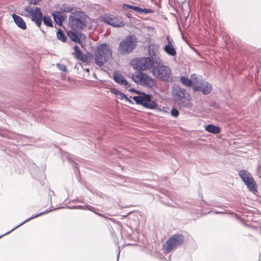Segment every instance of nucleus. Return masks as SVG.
I'll list each match as a JSON object with an SVG mask.
<instances>
[{
  "instance_id": "36",
  "label": "nucleus",
  "mask_w": 261,
  "mask_h": 261,
  "mask_svg": "<svg viewBox=\"0 0 261 261\" xmlns=\"http://www.w3.org/2000/svg\"><path fill=\"white\" fill-rule=\"evenodd\" d=\"M130 91L135 92V90H134V89H131V90H130Z\"/></svg>"
},
{
  "instance_id": "14",
  "label": "nucleus",
  "mask_w": 261,
  "mask_h": 261,
  "mask_svg": "<svg viewBox=\"0 0 261 261\" xmlns=\"http://www.w3.org/2000/svg\"><path fill=\"white\" fill-rule=\"evenodd\" d=\"M103 19L107 23L115 27H121L124 26V23L121 19L113 15L106 16L103 17Z\"/></svg>"
},
{
  "instance_id": "37",
  "label": "nucleus",
  "mask_w": 261,
  "mask_h": 261,
  "mask_svg": "<svg viewBox=\"0 0 261 261\" xmlns=\"http://www.w3.org/2000/svg\"><path fill=\"white\" fill-rule=\"evenodd\" d=\"M77 207H78V208H82V206H78Z\"/></svg>"
},
{
  "instance_id": "20",
  "label": "nucleus",
  "mask_w": 261,
  "mask_h": 261,
  "mask_svg": "<svg viewBox=\"0 0 261 261\" xmlns=\"http://www.w3.org/2000/svg\"><path fill=\"white\" fill-rule=\"evenodd\" d=\"M53 16L56 22L61 25L64 18L62 13L60 12H56L53 13Z\"/></svg>"
},
{
  "instance_id": "38",
  "label": "nucleus",
  "mask_w": 261,
  "mask_h": 261,
  "mask_svg": "<svg viewBox=\"0 0 261 261\" xmlns=\"http://www.w3.org/2000/svg\"><path fill=\"white\" fill-rule=\"evenodd\" d=\"M2 236H0V238H1Z\"/></svg>"
},
{
  "instance_id": "6",
  "label": "nucleus",
  "mask_w": 261,
  "mask_h": 261,
  "mask_svg": "<svg viewBox=\"0 0 261 261\" xmlns=\"http://www.w3.org/2000/svg\"><path fill=\"white\" fill-rule=\"evenodd\" d=\"M133 80L137 84L146 86L153 87L155 83L154 80L149 75L142 72H136L132 75Z\"/></svg>"
},
{
  "instance_id": "17",
  "label": "nucleus",
  "mask_w": 261,
  "mask_h": 261,
  "mask_svg": "<svg viewBox=\"0 0 261 261\" xmlns=\"http://www.w3.org/2000/svg\"><path fill=\"white\" fill-rule=\"evenodd\" d=\"M123 8L124 9H132L133 11L138 13H148L150 12V10L147 9H142L138 7L132 6L128 4H123Z\"/></svg>"
},
{
  "instance_id": "12",
  "label": "nucleus",
  "mask_w": 261,
  "mask_h": 261,
  "mask_svg": "<svg viewBox=\"0 0 261 261\" xmlns=\"http://www.w3.org/2000/svg\"><path fill=\"white\" fill-rule=\"evenodd\" d=\"M212 85L207 82L199 78L196 85L194 86V91H201L203 94H208L212 90Z\"/></svg>"
},
{
  "instance_id": "2",
  "label": "nucleus",
  "mask_w": 261,
  "mask_h": 261,
  "mask_svg": "<svg viewBox=\"0 0 261 261\" xmlns=\"http://www.w3.org/2000/svg\"><path fill=\"white\" fill-rule=\"evenodd\" d=\"M173 99L180 107L189 108L190 106V96L186 91L179 86H174L172 90Z\"/></svg>"
},
{
  "instance_id": "1",
  "label": "nucleus",
  "mask_w": 261,
  "mask_h": 261,
  "mask_svg": "<svg viewBox=\"0 0 261 261\" xmlns=\"http://www.w3.org/2000/svg\"><path fill=\"white\" fill-rule=\"evenodd\" d=\"M112 57V52L110 46L106 43L98 45L94 52V61L99 66H102Z\"/></svg>"
},
{
  "instance_id": "32",
  "label": "nucleus",
  "mask_w": 261,
  "mask_h": 261,
  "mask_svg": "<svg viewBox=\"0 0 261 261\" xmlns=\"http://www.w3.org/2000/svg\"><path fill=\"white\" fill-rule=\"evenodd\" d=\"M96 214L100 217H104V216H103L102 214H100V213H96Z\"/></svg>"
},
{
  "instance_id": "35",
  "label": "nucleus",
  "mask_w": 261,
  "mask_h": 261,
  "mask_svg": "<svg viewBox=\"0 0 261 261\" xmlns=\"http://www.w3.org/2000/svg\"><path fill=\"white\" fill-rule=\"evenodd\" d=\"M72 10V8H68L66 11H70Z\"/></svg>"
},
{
  "instance_id": "26",
  "label": "nucleus",
  "mask_w": 261,
  "mask_h": 261,
  "mask_svg": "<svg viewBox=\"0 0 261 261\" xmlns=\"http://www.w3.org/2000/svg\"><path fill=\"white\" fill-rule=\"evenodd\" d=\"M159 48V46L158 44H152L149 45V50L150 54H151V51H152L153 54L155 53V51H157Z\"/></svg>"
},
{
  "instance_id": "13",
  "label": "nucleus",
  "mask_w": 261,
  "mask_h": 261,
  "mask_svg": "<svg viewBox=\"0 0 261 261\" xmlns=\"http://www.w3.org/2000/svg\"><path fill=\"white\" fill-rule=\"evenodd\" d=\"M168 44L164 47V51L169 56H174L176 55V50L175 47L174 42L173 39L169 36L166 37Z\"/></svg>"
},
{
  "instance_id": "4",
  "label": "nucleus",
  "mask_w": 261,
  "mask_h": 261,
  "mask_svg": "<svg viewBox=\"0 0 261 261\" xmlns=\"http://www.w3.org/2000/svg\"><path fill=\"white\" fill-rule=\"evenodd\" d=\"M152 75L163 81L171 80V70L169 66L162 64L154 66L151 70Z\"/></svg>"
},
{
  "instance_id": "28",
  "label": "nucleus",
  "mask_w": 261,
  "mask_h": 261,
  "mask_svg": "<svg viewBox=\"0 0 261 261\" xmlns=\"http://www.w3.org/2000/svg\"><path fill=\"white\" fill-rule=\"evenodd\" d=\"M110 91L113 94L116 95V97L117 96L119 92H120L119 90H117L116 88H112L110 89Z\"/></svg>"
},
{
  "instance_id": "9",
  "label": "nucleus",
  "mask_w": 261,
  "mask_h": 261,
  "mask_svg": "<svg viewBox=\"0 0 261 261\" xmlns=\"http://www.w3.org/2000/svg\"><path fill=\"white\" fill-rule=\"evenodd\" d=\"M151 95L144 93H140L139 95L134 96L133 98L136 103L141 104L147 108L154 109L157 106L156 103L151 100Z\"/></svg>"
},
{
  "instance_id": "8",
  "label": "nucleus",
  "mask_w": 261,
  "mask_h": 261,
  "mask_svg": "<svg viewBox=\"0 0 261 261\" xmlns=\"http://www.w3.org/2000/svg\"><path fill=\"white\" fill-rule=\"evenodd\" d=\"M184 242V237L181 234H175L169 238L163 246V249L170 252L174 248L181 245Z\"/></svg>"
},
{
  "instance_id": "15",
  "label": "nucleus",
  "mask_w": 261,
  "mask_h": 261,
  "mask_svg": "<svg viewBox=\"0 0 261 261\" xmlns=\"http://www.w3.org/2000/svg\"><path fill=\"white\" fill-rule=\"evenodd\" d=\"M199 77H197L195 74L191 75L190 79L182 76L180 79L181 83L187 87H192L194 91V86L196 85Z\"/></svg>"
},
{
  "instance_id": "7",
  "label": "nucleus",
  "mask_w": 261,
  "mask_h": 261,
  "mask_svg": "<svg viewBox=\"0 0 261 261\" xmlns=\"http://www.w3.org/2000/svg\"><path fill=\"white\" fill-rule=\"evenodd\" d=\"M84 15L83 12L77 11L70 16L69 25L72 30L80 31L85 26L83 18Z\"/></svg>"
},
{
  "instance_id": "33",
  "label": "nucleus",
  "mask_w": 261,
  "mask_h": 261,
  "mask_svg": "<svg viewBox=\"0 0 261 261\" xmlns=\"http://www.w3.org/2000/svg\"><path fill=\"white\" fill-rule=\"evenodd\" d=\"M127 16L129 18H131L132 17V15L130 14H127Z\"/></svg>"
},
{
  "instance_id": "5",
  "label": "nucleus",
  "mask_w": 261,
  "mask_h": 261,
  "mask_svg": "<svg viewBox=\"0 0 261 261\" xmlns=\"http://www.w3.org/2000/svg\"><path fill=\"white\" fill-rule=\"evenodd\" d=\"M137 38L135 35L126 36L119 44L118 50L123 55L130 53L136 47Z\"/></svg>"
},
{
  "instance_id": "10",
  "label": "nucleus",
  "mask_w": 261,
  "mask_h": 261,
  "mask_svg": "<svg viewBox=\"0 0 261 261\" xmlns=\"http://www.w3.org/2000/svg\"><path fill=\"white\" fill-rule=\"evenodd\" d=\"M239 175L245 182L249 191L254 192L256 191V184L251 174L246 170L239 171Z\"/></svg>"
},
{
  "instance_id": "31",
  "label": "nucleus",
  "mask_w": 261,
  "mask_h": 261,
  "mask_svg": "<svg viewBox=\"0 0 261 261\" xmlns=\"http://www.w3.org/2000/svg\"><path fill=\"white\" fill-rule=\"evenodd\" d=\"M86 208L88 209V210H89L90 211H93L92 209L93 208L92 206H90V205H87V206H86Z\"/></svg>"
},
{
  "instance_id": "25",
  "label": "nucleus",
  "mask_w": 261,
  "mask_h": 261,
  "mask_svg": "<svg viewBox=\"0 0 261 261\" xmlns=\"http://www.w3.org/2000/svg\"><path fill=\"white\" fill-rule=\"evenodd\" d=\"M44 23L48 27H52V21L49 17L44 16L43 18Z\"/></svg>"
},
{
  "instance_id": "19",
  "label": "nucleus",
  "mask_w": 261,
  "mask_h": 261,
  "mask_svg": "<svg viewBox=\"0 0 261 261\" xmlns=\"http://www.w3.org/2000/svg\"><path fill=\"white\" fill-rule=\"evenodd\" d=\"M205 130L209 132L214 134H218L220 132V128L216 125L213 124H208L205 127Z\"/></svg>"
},
{
  "instance_id": "24",
  "label": "nucleus",
  "mask_w": 261,
  "mask_h": 261,
  "mask_svg": "<svg viewBox=\"0 0 261 261\" xmlns=\"http://www.w3.org/2000/svg\"><path fill=\"white\" fill-rule=\"evenodd\" d=\"M68 35L71 39L73 41L75 42L80 41V39L79 38L78 36L75 33L70 32L69 33Z\"/></svg>"
},
{
  "instance_id": "16",
  "label": "nucleus",
  "mask_w": 261,
  "mask_h": 261,
  "mask_svg": "<svg viewBox=\"0 0 261 261\" xmlns=\"http://www.w3.org/2000/svg\"><path fill=\"white\" fill-rule=\"evenodd\" d=\"M113 78L114 81L119 84L123 85L126 88L130 87V84L128 83L123 77V76L117 72H115L113 73Z\"/></svg>"
},
{
  "instance_id": "29",
  "label": "nucleus",
  "mask_w": 261,
  "mask_h": 261,
  "mask_svg": "<svg viewBox=\"0 0 261 261\" xmlns=\"http://www.w3.org/2000/svg\"><path fill=\"white\" fill-rule=\"evenodd\" d=\"M171 113L173 116L175 117H177L179 114L178 111L176 109H174V108H173L171 110Z\"/></svg>"
},
{
  "instance_id": "27",
  "label": "nucleus",
  "mask_w": 261,
  "mask_h": 261,
  "mask_svg": "<svg viewBox=\"0 0 261 261\" xmlns=\"http://www.w3.org/2000/svg\"><path fill=\"white\" fill-rule=\"evenodd\" d=\"M40 215H41V214H39V215H36L35 216H32L31 217V218L28 219L27 220H26L25 221H24V222H23L22 223H21L20 224L18 225V226H17L16 227H15V228H14L13 229H12L11 230H10V231L7 232L5 234H8L9 233H10V232L12 231L13 230H14V229H15L16 228H18V227H19L20 226H21V225L23 224L24 223L27 222V221L31 220L33 218H36L37 217V216H40Z\"/></svg>"
},
{
  "instance_id": "23",
  "label": "nucleus",
  "mask_w": 261,
  "mask_h": 261,
  "mask_svg": "<svg viewBox=\"0 0 261 261\" xmlns=\"http://www.w3.org/2000/svg\"><path fill=\"white\" fill-rule=\"evenodd\" d=\"M117 98L120 99V100L124 99L126 101L130 102V100L127 97L126 95L120 91L116 97Z\"/></svg>"
},
{
  "instance_id": "22",
  "label": "nucleus",
  "mask_w": 261,
  "mask_h": 261,
  "mask_svg": "<svg viewBox=\"0 0 261 261\" xmlns=\"http://www.w3.org/2000/svg\"><path fill=\"white\" fill-rule=\"evenodd\" d=\"M57 38L63 42H65L67 40V37L61 30H59L57 33Z\"/></svg>"
},
{
  "instance_id": "34",
  "label": "nucleus",
  "mask_w": 261,
  "mask_h": 261,
  "mask_svg": "<svg viewBox=\"0 0 261 261\" xmlns=\"http://www.w3.org/2000/svg\"><path fill=\"white\" fill-rule=\"evenodd\" d=\"M66 69V67L65 66H63V67L62 68V70H65Z\"/></svg>"
},
{
  "instance_id": "30",
  "label": "nucleus",
  "mask_w": 261,
  "mask_h": 261,
  "mask_svg": "<svg viewBox=\"0 0 261 261\" xmlns=\"http://www.w3.org/2000/svg\"><path fill=\"white\" fill-rule=\"evenodd\" d=\"M40 0H29V3L33 5H37Z\"/></svg>"
},
{
  "instance_id": "11",
  "label": "nucleus",
  "mask_w": 261,
  "mask_h": 261,
  "mask_svg": "<svg viewBox=\"0 0 261 261\" xmlns=\"http://www.w3.org/2000/svg\"><path fill=\"white\" fill-rule=\"evenodd\" d=\"M24 10L31 16L32 20L35 22L36 25L40 28L42 18V14L40 8L26 7L24 8Z\"/></svg>"
},
{
  "instance_id": "18",
  "label": "nucleus",
  "mask_w": 261,
  "mask_h": 261,
  "mask_svg": "<svg viewBox=\"0 0 261 261\" xmlns=\"http://www.w3.org/2000/svg\"><path fill=\"white\" fill-rule=\"evenodd\" d=\"M12 16L15 23L19 28L22 30L26 29L27 26L21 17L15 14H13Z\"/></svg>"
},
{
  "instance_id": "3",
  "label": "nucleus",
  "mask_w": 261,
  "mask_h": 261,
  "mask_svg": "<svg viewBox=\"0 0 261 261\" xmlns=\"http://www.w3.org/2000/svg\"><path fill=\"white\" fill-rule=\"evenodd\" d=\"M154 60L149 57L137 58L130 61L134 69L140 71H147L154 66Z\"/></svg>"
},
{
  "instance_id": "21",
  "label": "nucleus",
  "mask_w": 261,
  "mask_h": 261,
  "mask_svg": "<svg viewBox=\"0 0 261 261\" xmlns=\"http://www.w3.org/2000/svg\"><path fill=\"white\" fill-rule=\"evenodd\" d=\"M74 54H75V57L77 59L82 61L84 60V56L82 54L79 47L77 45H75L74 46Z\"/></svg>"
}]
</instances>
